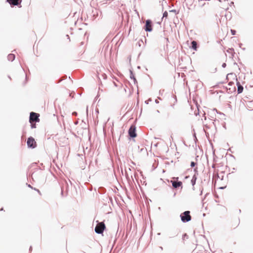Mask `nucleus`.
<instances>
[{"mask_svg":"<svg viewBox=\"0 0 253 253\" xmlns=\"http://www.w3.org/2000/svg\"><path fill=\"white\" fill-rule=\"evenodd\" d=\"M82 253H85V252H83Z\"/></svg>","mask_w":253,"mask_h":253,"instance_id":"64","label":"nucleus"},{"mask_svg":"<svg viewBox=\"0 0 253 253\" xmlns=\"http://www.w3.org/2000/svg\"><path fill=\"white\" fill-rule=\"evenodd\" d=\"M242 45H243V44H242V43H240L239 44V47H241V46H242Z\"/></svg>","mask_w":253,"mask_h":253,"instance_id":"49","label":"nucleus"},{"mask_svg":"<svg viewBox=\"0 0 253 253\" xmlns=\"http://www.w3.org/2000/svg\"><path fill=\"white\" fill-rule=\"evenodd\" d=\"M86 114H87V113H88V106L86 107Z\"/></svg>","mask_w":253,"mask_h":253,"instance_id":"46","label":"nucleus"},{"mask_svg":"<svg viewBox=\"0 0 253 253\" xmlns=\"http://www.w3.org/2000/svg\"><path fill=\"white\" fill-rule=\"evenodd\" d=\"M174 178H175L176 180H178V177H174Z\"/></svg>","mask_w":253,"mask_h":253,"instance_id":"60","label":"nucleus"},{"mask_svg":"<svg viewBox=\"0 0 253 253\" xmlns=\"http://www.w3.org/2000/svg\"><path fill=\"white\" fill-rule=\"evenodd\" d=\"M161 91H162V90H160V91H159L160 93H162V92H161Z\"/></svg>","mask_w":253,"mask_h":253,"instance_id":"58","label":"nucleus"},{"mask_svg":"<svg viewBox=\"0 0 253 253\" xmlns=\"http://www.w3.org/2000/svg\"><path fill=\"white\" fill-rule=\"evenodd\" d=\"M78 121H77V122H76V123H75V125H77V124H78Z\"/></svg>","mask_w":253,"mask_h":253,"instance_id":"52","label":"nucleus"},{"mask_svg":"<svg viewBox=\"0 0 253 253\" xmlns=\"http://www.w3.org/2000/svg\"><path fill=\"white\" fill-rule=\"evenodd\" d=\"M168 16V13L167 11H165L164 13H163V18L162 19H163L164 18H167Z\"/></svg>","mask_w":253,"mask_h":253,"instance_id":"22","label":"nucleus"},{"mask_svg":"<svg viewBox=\"0 0 253 253\" xmlns=\"http://www.w3.org/2000/svg\"><path fill=\"white\" fill-rule=\"evenodd\" d=\"M170 12H174L175 14H177L178 12L175 9H172L169 11Z\"/></svg>","mask_w":253,"mask_h":253,"instance_id":"28","label":"nucleus"},{"mask_svg":"<svg viewBox=\"0 0 253 253\" xmlns=\"http://www.w3.org/2000/svg\"><path fill=\"white\" fill-rule=\"evenodd\" d=\"M224 82H220V83H219V84H224Z\"/></svg>","mask_w":253,"mask_h":253,"instance_id":"61","label":"nucleus"},{"mask_svg":"<svg viewBox=\"0 0 253 253\" xmlns=\"http://www.w3.org/2000/svg\"><path fill=\"white\" fill-rule=\"evenodd\" d=\"M129 72H130V78L131 79H132V80L133 79H134L135 76H134V74H133V72L132 70H131V69H130V70H129Z\"/></svg>","mask_w":253,"mask_h":253,"instance_id":"18","label":"nucleus"},{"mask_svg":"<svg viewBox=\"0 0 253 253\" xmlns=\"http://www.w3.org/2000/svg\"><path fill=\"white\" fill-rule=\"evenodd\" d=\"M68 182L70 183L71 185H72L71 181L69 179H68Z\"/></svg>","mask_w":253,"mask_h":253,"instance_id":"51","label":"nucleus"},{"mask_svg":"<svg viewBox=\"0 0 253 253\" xmlns=\"http://www.w3.org/2000/svg\"><path fill=\"white\" fill-rule=\"evenodd\" d=\"M6 2H8L11 6H18L19 7H21L20 4L21 0H6Z\"/></svg>","mask_w":253,"mask_h":253,"instance_id":"7","label":"nucleus"},{"mask_svg":"<svg viewBox=\"0 0 253 253\" xmlns=\"http://www.w3.org/2000/svg\"><path fill=\"white\" fill-rule=\"evenodd\" d=\"M33 189L35 190L36 191H37L40 194H41L40 191L36 188H34Z\"/></svg>","mask_w":253,"mask_h":253,"instance_id":"33","label":"nucleus"},{"mask_svg":"<svg viewBox=\"0 0 253 253\" xmlns=\"http://www.w3.org/2000/svg\"><path fill=\"white\" fill-rule=\"evenodd\" d=\"M242 49H243V50H245L246 49V48H242Z\"/></svg>","mask_w":253,"mask_h":253,"instance_id":"62","label":"nucleus"},{"mask_svg":"<svg viewBox=\"0 0 253 253\" xmlns=\"http://www.w3.org/2000/svg\"><path fill=\"white\" fill-rule=\"evenodd\" d=\"M62 187L65 189L67 192H68L69 189V185L68 182L66 180H64L62 182Z\"/></svg>","mask_w":253,"mask_h":253,"instance_id":"10","label":"nucleus"},{"mask_svg":"<svg viewBox=\"0 0 253 253\" xmlns=\"http://www.w3.org/2000/svg\"><path fill=\"white\" fill-rule=\"evenodd\" d=\"M137 68L138 69H140V66H137Z\"/></svg>","mask_w":253,"mask_h":253,"instance_id":"57","label":"nucleus"},{"mask_svg":"<svg viewBox=\"0 0 253 253\" xmlns=\"http://www.w3.org/2000/svg\"><path fill=\"white\" fill-rule=\"evenodd\" d=\"M105 229V224L103 222H98L95 227L94 231L97 234H102Z\"/></svg>","mask_w":253,"mask_h":253,"instance_id":"2","label":"nucleus"},{"mask_svg":"<svg viewBox=\"0 0 253 253\" xmlns=\"http://www.w3.org/2000/svg\"><path fill=\"white\" fill-rule=\"evenodd\" d=\"M40 115L38 113L31 112L30 114L29 117V122L31 123V122L35 123H38L40 122L39 119Z\"/></svg>","mask_w":253,"mask_h":253,"instance_id":"4","label":"nucleus"},{"mask_svg":"<svg viewBox=\"0 0 253 253\" xmlns=\"http://www.w3.org/2000/svg\"><path fill=\"white\" fill-rule=\"evenodd\" d=\"M165 40H166L167 42H169V39L168 38H165Z\"/></svg>","mask_w":253,"mask_h":253,"instance_id":"44","label":"nucleus"},{"mask_svg":"<svg viewBox=\"0 0 253 253\" xmlns=\"http://www.w3.org/2000/svg\"><path fill=\"white\" fill-rule=\"evenodd\" d=\"M61 196H62V197H63V196H64V195H63V194H63V193H63V190H64V189L63 188V187H61Z\"/></svg>","mask_w":253,"mask_h":253,"instance_id":"30","label":"nucleus"},{"mask_svg":"<svg viewBox=\"0 0 253 253\" xmlns=\"http://www.w3.org/2000/svg\"><path fill=\"white\" fill-rule=\"evenodd\" d=\"M27 145L28 148L34 149L36 147L37 143L35 139L33 137L30 136L27 139Z\"/></svg>","mask_w":253,"mask_h":253,"instance_id":"5","label":"nucleus"},{"mask_svg":"<svg viewBox=\"0 0 253 253\" xmlns=\"http://www.w3.org/2000/svg\"><path fill=\"white\" fill-rule=\"evenodd\" d=\"M155 102H156V103H159V101H158L157 99H156V100H155Z\"/></svg>","mask_w":253,"mask_h":253,"instance_id":"50","label":"nucleus"},{"mask_svg":"<svg viewBox=\"0 0 253 253\" xmlns=\"http://www.w3.org/2000/svg\"><path fill=\"white\" fill-rule=\"evenodd\" d=\"M206 4V3L205 2V3H203V4L201 5V6H202V7H203V6H205Z\"/></svg>","mask_w":253,"mask_h":253,"instance_id":"45","label":"nucleus"},{"mask_svg":"<svg viewBox=\"0 0 253 253\" xmlns=\"http://www.w3.org/2000/svg\"><path fill=\"white\" fill-rule=\"evenodd\" d=\"M169 237L170 238H173L174 237L178 235V233L176 231H174L173 233L170 232L169 233Z\"/></svg>","mask_w":253,"mask_h":253,"instance_id":"17","label":"nucleus"},{"mask_svg":"<svg viewBox=\"0 0 253 253\" xmlns=\"http://www.w3.org/2000/svg\"><path fill=\"white\" fill-rule=\"evenodd\" d=\"M66 78H67V76L66 75H65L64 77H63L61 78H60V80L57 82V83H60L62 81L64 80L65 79H66Z\"/></svg>","mask_w":253,"mask_h":253,"instance_id":"23","label":"nucleus"},{"mask_svg":"<svg viewBox=\"0 0 253 253\" xmlns=\"http://www.w3.org/2000/svg\"><path fill=\"white\" fill-rule=\"evenodd\" d=\"M213 110H215L216 112H217V113H218L219 114H221V115H224V114L223 113H218L217 111V110L216 109H214Z\"/></svg>","mask_w":253,"mask_h":253,"instance_id":"38","label":"nucleus"},{"mask_svg":"<svg viewBox=\"0 0 253 253\" xmlns=\"http://www.w3.org/2000/svg\"><path fill=\"white\" fill-rule=\"evenodd\" d=\"M128 139H133L137 136L136 132V126L134 125H131L128 130Z\"/></svg>","mask_w":253,"mask_h":253,"instance_id":"3","label":"nucleus"},{"mask_svg":"<svg viewBox=\"0 0 253 253\" xmlns=\"http://www.w3.org/2000/svg\"><path fill=\"white\" fill-rule=\"evenodd\" d=\"M189 47L195 51H197L198 48V45L197 42L195 41H192L191 42V45L189 46Z\"/></svg>","mask_w":253,"mask_h":253,"instance_id":"9","label":"nucleus"},{"mask_svg":"<svg viewBox=\"0 0 253 253\" xmlns=\"http://www.w3.org/2000/svg\"><path fill=\"white\" fill-rule=\"evenodd\" d=\"M8 78H9L10 80H11V77H10L9 76H8Z\"/></svg>","mask_w":253,"mask_h":253,"instance_id":"55","label":"nucleus"},{"mask_svg":"<svg viewBox=\"0 0 253 253\" xmlns=\"http://www.w3.org/2000/svg\"><path fill=\"white\" fill-rule=\"evenodd\" d=\"M38 173L39 174L40 176L44 177V175L43 174V172L41 170H39V171H37V172H33L32 173V176L33 178H34V177L36 178V175H37Z\"/></svg>","mask_w":253,"mask_h":253,"instance_id":"12","label":"nucleus"},{"mask_svg":"<svg viewBox=\"0 0 253 253\" xmlns=\"http://www.w3.org/2000/svg\"><path fill=\"white\" fill-rule=\"evenodd\" d=\"M173 97H174V99L175 100L174 102H177L176 96H173Z\"/></svg>","mask_w":253,"mask_h":253,"instance_id":"40","label":"nucleus"},{"mask_svg":"<svg viewBox=\"0 0 253 253\" xmlns=\"http://www.w3.org/2000/svg\"><path fill=\"white\" fill-rule=\"evenodd\" d=\"M95 111H96V112L97 113H99V111H98V109H96V110H95Z\"/></svg>","mask_w":253,"mask_h":253,"instance_id":"48","label":"nucleus"},{"mask_svg":"<svg viewBox=\"0 0 253 253\" xmlns=\"http://www.w3.org/2000/svg\"><path fill=\"white\" fill-rule=\"evenodd\" d=\"M209 194V193H206V194L205 195V198Z\"/></svg>","mask_w":253,"mask_h":253,"instance_id":"54","label":"nucleus"},{"mask_svg":"<svg viewBox=\"0 0 253 253\" xmlns=\"http://www.w3.org/2000/svg\"><path fill=\"white\" fill-rule=\"evenodd\" d=\"M170 182L172 184V186L174 189L178 188L181 187L182 188V182L180 181H175V180H171Z\"/></svg>","mask_w":253,"mask_h":253,"instance_id":"8","label":"nucleus"},{"mask_svg":"<svg viewBox=\"0 0 253 253\" xmlns=\"http://www.w3.org/2000/svg\"><path fill=\"white\" fill-rule=\"evenodd\" d=\"M161 91H162V90H160V91H159L160 93H162V92H161Z\"/></svg>","mask_w":253,"mask_h":253,"instance_id":"59","label":"nucleus"},{"mask_svg":"<svg viewBox=\"0 0 253 253\" xmlns=\"http://www.w3.org/2000/svg\"><path fill=\"white\" fill-rule=\"evenodd\" d=\"M188 238V235H187V234L185 233L183 235H182V239L184 240L185 238Z\"/></svg>","mask_w":253,"mask_h":253,"instance_id":"29","label":"nucleus"},{"mask_svg":"<svg viewBox=\"0 0 253 253\" xmlns=\"http://www.w3.org/2000/svg\"><path fill=\"white\" fill-rule=\"evenodd\" d=\"M149 101H151V99H149L148 100H146V101H145V103L146 104H148V103H149Z\"/></svg>","mask_w":253,"mask_h":253,"instance_id":"39","label":"nucleus"},{"mask_svg":"<svg viewBox=\"0 0 253 253\" xmlns=\"http://www.w3.org/2000/svg\"><path fill=\"white\" fill-rule=\"evenodd\" d=\"M27 75H26V79H25L26 81L27 80Z\"/></svg>","mask_w":253,"mask_h":253,"instance_id":"56","label":"nucleus"},{"mask_svg":"<svg viewBox=\"0 0 253 253\" xmlns=\"http://www.w3.org/2000/svg\"><path fill=\"white\" fill-rule=\"evenodd\" d=\"M226 66V64L225 63H223L222 64V68H225Z\"/></svg>","mask_w":253,"mask_h":253,"instance_id":"37","label":"nucleus"},{"mask_svg":"<svg viewBox=\"0 0 253 253\" xmlns=\"http://www.w3.org/2000/svg\"><path fill=\"white\" fill-rule=\"evenodd\" d=\"M132 80L133 81V82H134V84H137V80H136L135 77L134 78V79H133Z\"/></svg>","mask_w":253,"mask_h":253,"instance_id":"36","label":"nucleus"},{"mask_svg":"<svg viewBox=\"0 0 253 253\" xmlns=\"http://www.w3.org/2000/svg\"><path fill=\"white\" fill-rule=\"evenodd\" d=\"M193 170L195 173L194 175H196V176L197 177V175L198 174V168H194Z\"/></svg>","mask_w":253,"mask_h":253,"instance_id":"24","label":"nucleus"},{"mask_svg":"<svg viewBox=\"0 0 253 253\" xmlns=\"http://www.w3.org/2000/svg\"><path fill=\"white\" fill-rule=\"evenodd\" d=\"M237 93L238 94L241 93L244 89L243 86L238 81L237 82Z\"/></svg>","mask_w":253,"mask_h":253,"instance_id":"11","label":"nucleus"},{"mask_svg":"<svg viewBox=\"0 0 253 253\" xmlns=\"http://www.w3.org/2000/svg\"><path fill=\"white\" fill-rule=\"evenodd\" d=\"M106 191V189L103 187H100L98 189V192L100 194H104Z\"/></svg>","mask_w":253,"mask_h":253,"instance_id":"15","label":"nucleus"},{"mask_svg":"<svg viewBox=\"0 0 253 253\" xmlns=\"http://www.w3.org/2000/svg\"><path fill=\"white\" fill-rule=\"evenodd\" d=\"M227 52H229V53H231L232 56H233L234 54H235L234 50V49L233 48H229V49H228L227 50Z\"/></svg>","mask_w":253,"mask_h":253,"instance_id":"19","label":"nucleus"},{"mask_svg":"<svg viewBox=\"0 0 253 253\" xmlns=\"http://www.w3.org/2000/svg\"><path fill=\"white\" fill-rule=\"evenodd\" d=\"M197 165V163L192 161L190 163V166L191 168H194L195 166Z\"/></svg>","mask_w":253,"mask_h":253,"instance_id":"26","label":"nucleus"},{"mask_svg":"<svg viewBox=\"0 0 253 253\" xmlns=\"http://www.w3.org/2000/svg\"><path fill=\"white\" fill-rule=\"evenodd\" d=\"M4 211L3 208H1L0 209V211Z\"/></svg>","mask_w":253,"mask_h":253,"instance_id":"47","label":"nucleus"},{"mask_svg":"<svg viewBox=\"0 0 253 253\" xmlns=\"http://www.w3.org/2000/svg\"><path fill=\"white\" fill-rule=\"evenodd\" d=\"M180 217L182 222L183 223L188 222L192 219L190 215V211H186L181 213L180 215Z\"/></svg>","mask_w":253,"mask_h":253,"instance_id":"1","label":"nucleus"},{"mask_svg":"<svg viewBox=\"0 0 253 253\" xmlns=\"http://www.w3.org/2000/svg\"><path fill=\"white\" fill-rule=\"evenodd\" d=\"M231 33L232 35H235L236 33V31L235 30L231 29Z\"/></svg>","mask_w":253,"mask_h":253,"instance_id":"27","label":"nucleus"},{"mask_svg":"<svg viewBox=\"0 0 253 253\" xmlns=\"http://www.w3.org/2000/svg\"><path fill=\"white\" fill-rule=\"evenodd\" d=\"M26 185H27V186L32 189H33L34 187H32L30 184H28V183H26Z\"/></svg>","mask_w":253,"mask_h":253,"instance_id":"34","label":"nucleus"},{"mask_svg":"<svg viewBox=\"0 0 253 253\" xmlns=\"http://www.w3.org/2000/svg\"><path fill=\"white\" fill-rule=\"evenodd\" d=\"M176 195V193H174V195H173V197H174Z\"/></svg>","mask_w":253,"mask_h":253,"instance_id":"63","label":"nucleus"},{"mask_svg":"<svg viewBox=\"0 0 253 253\" xmlns=\"http://www.w3.org/2000/svg\"><path fill=\"white\" fill-rule=\"evenodd\" d=\"M33 122H31V128H35L36 127V124L35 123H33Z\"/></svg>","mask_w":253,"mask_h":253,"instance_id":"25","label":"nucleus"},{"mask_svg":"<svg viewBox=\"0 0 253 253\" xmlns=\"http://www.w3.org/2000/svg\"><path fill=\"white\" fill-rule=\"evenodd\" d=\"M205 128H206L207 129H209L210 128V126H209V125H208L207 124L204 125V131H205V132L206 133V135H207V134H209V133L205 131Z\"/></svg>","mask_w":253,"mask_h":253,"instance_id":"21","label":"nucleus"},{"mask_svg":"<svg viewBox=\"0 0 253 253\" xmlns=\"http://www.w3.org/2000/svg\"><path fill=\"white\" fill-rule=\"evenodd\" d=\"M193 131H194V133L193 134V137H194V141H195V143H196L197 141H198V140H197V137H196V133L195 132L194 129H193Z\"/></svg>","mask_w":253,"mask_h":253,"instance_id":"20","label":"nucleus"},{"mask_svg":"<svg viewBox=\"0 0 253 253\" xmlns=\"http://www.w3.org/2000/svg\"><path fill=\"white\" fill-rule=\"evenodd\" d=\"M132 80L133 81V82H134V84H137V80H136L135 77L134 78V79H133Z\"/></svg>","mask_w":253,"mask_h":253,"instance_id":"35","label":"nucleus"},{"mask_svg":"<svg viewBox=\"0 0 253 253\" xmlns=\"http://www.w3.org/2000/svg\"><path fill=\"white\" fill-rule=\"evenodd\" d=\"M233 84H234V82H232V81H230V82H229L228 83V85H229V86H232V85H233Z\"/></svg>","mask_w":253,"mask_h":253,"instance_id":"31","label":"nucleus"},{"mask_svg":"<svg viewBox=\"0 0 253 253\" xmlns=\"http://www.w3.org/2000/svg\"><path fill=\"white\" fill-rule=\"evenodd\" d=\"M143 29L146 32H150L153 30V24L150 19H147L146 20Z\"/></svg>","mask_w":253,"mask_h":253,"instance_id":"6","label":"nucleus"},{"mask_svg":"<svg viewBox=\"0 0 253 253\" xmlns=\"http://www.w3.org/2000/svg\"><path fill=\"white\" fill-rule=\"evenodd\" d=\"M197 179V177L196 176V175H193L192 179L191 180V183L193 186H194L195 185ZM193 189H194V187H193Z\"/></svg>","mask_w":253,"mask_h":253,"instance_id":"13","label":"nucleus"},{"mask_svg":"<svg viewBox=\"0 0 253 253\" xmlns=\"http://www.w3.org/2000/svg\"><path fill=\"white\" fill-rule=\"evenodd\" d=\"M229 76H231L233 78H236V80L237 81V76L235 74H234V73H229L226 76V80H229Z\"/></svg>","mask_w":253,"mask_h":253,"instance_id":"16","label":"nucleus"},{"mask_svg":"<svg viewBox=\"0 0 253 253\" xmlns=\"http://www.w3.org/2000/svg\"><path fill=\"white\" fill-rule=\"evenodd\" d=\"M15 58V55L13 53H10L7 56V59L8 61H13Z\"/></svg>","mask_w":253,"mask_h":253,"instance_id":"14","label":"nucleus"},{"mask_svg":"<svg viewBox=\"0 0 253 253\" xmlns=\"http://www.w3.org/2000/svg\"><path fill=\"white\" fill-rule=\"evenodd\" d=\"M32 246H30V248H29V251H30V252H31V251H32Z\"/></svg>","mask_w":253,"mask_h":253,"instance_id":"43","label":"nucleus"},{"mask_svg":"<svg viewBox=\"0 0 253 253\" xmlns=\"http://www.w3.org/2000/svg\"><path fill=\"white\" fill-rule=\"evenodd\" d=\"M109 200L110 201V202H111V203H112V202H113L112 198V197H109Z\"/></svg>","mask_w":253,"mask_h":253,"instance_id":"41","label":"nucleus"},{"mask_svg":"<svg viewBox=\"0 0 253 253\" xmlns=\"http://www.w3.org/2000/svg\"><path fill=\"white\" fill-rule=\"evenodd\" d=\"M72 114L73 116H76L78 115V113L77 112H76V111H74V112H73L72 113Z\"/></svg>","mask_w":253,"mask_h":253,"instance_id":"32","label":"nucleus"},{"mask_svg":"<svg viewBox=\"0 0 253 253\" xmlns=\"http://www.w3.org/2000/svg\"><path fill=\"white\" fill-rule=\"evenodd\" d=\"M203 191V189L202 188V190H201V192H200V195H202Z\"/></svg>","mask_w":253,"mask_h":253,"instance_id":"42","label":"nucleus"},{"mask_svg":"<svg viewBox=\"0 0 253 253\" xmlns=\"http://www.w3.org/2000/svg\"><path fill=\"white\" fill-rule=\"evenodd\" d=\"M97 98H98V95H97V96H96V97H95V100L97 99Z\"/></svg>","mask_w":253,"mask_h":253,"instance_id":"53","label":"nucleus"}]
</instances>
